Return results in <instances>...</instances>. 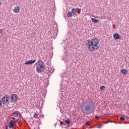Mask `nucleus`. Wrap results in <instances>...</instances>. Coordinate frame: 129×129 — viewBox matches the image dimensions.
Segmentation results:
<instances>
[{"instance_id": "25", "label": "nucleus", "mask_w": 129, "mask_h": 129, "mask_svg": "<svg viewBox=\"0 0 129 129\" xmlns=\"http://www.w3.org/2000/svg\"><path fill=\"white\" fill-rule=\"evenodd\" d=\"M95 118H96L97 119H98V118H99V117L98 116H96Z\"/></svg>"}, {"instance_id": "22", "label": "nucleus", "mask_w": 129, "mask_h": 129, "mask_svg": "<svg viewBox=\"0 0 129 129\" xmlns=\"http://www.w3.org/2000/svg\"><path fill=\"white\" fill-rule=\"evenodd\" d=\"M62 124H65L62 121H60V125H62Z\"/></svg>"}, {"instance_id": "12", "label": "nucleus", "mask_w": 129, "mask_h": 129, "mask_svg": "<svg viewBox=\"0 0 129 129\" xmlns=\"http://www.w3.org/2000/svg\"><path fill=\"white\" fill-rule=\"evenodd\" d=\"M67 17L68 18H72V13L71 12H69L68 14H67Z\"/></svg>"}, {"instance_id": "1", "label": "nucleus", "mask_w": 129, "mask_h": 129, "mask_svg": "<svg viewBox=\"0 0 129 129\" xmlns=\"http://www.w3.org/2000/svg\"><path fill=\"white\" fill-rule=\"evenodd\" d=\"M95 102L90 99L85 100L81 105V110L84 114L89 115L94 112L95 109Z\"/></svg>"}, {"instance_id": "17", "label": "nucleus", "mask_w": 129, "mask_h": 129, "mask_svg": "<svg viewBox=\"0 0 129 129\" xmlns=\"http://www.w3.org/2000/svg\"><path fill=\"white\" fill-rule=\"evenodd\" d=\"M100 89H101V90H104V89H105V86H101L100 87Z\"/></svg>"}, {"instance_id": "16", "label": "nucleus", "mask_w": 129, "mask_h": 129, "mask_svg": "<svg viewBox=\"0 0 129 129\" xmlns=\"http://www.w3.org/2000/svg\"><path fill=\"white\" fill-rule=\"evenodd\" d=\"M38 114L37 113H34L33 114V117H35V118H38Z\"/></svg>"}, {"instance_id": "15", "label": "nucleus", "mask_w": 129, "mask_h": 129, "mask_svg": "<svg viewBox=\"0 0 129 129\" xmlns=\"http://www.w3.org/2000/svg\"><path fill=\"white\" fill-rule=\"evenodd\" d=\"M96 127H97V128H101V127H102V124H97L96 125Z\"/></svg>"}, {"instance_id": "27", "label": "nucleus", "mask_w": 129, "mask_h": 129, "mask_svg": "<svg viewBox=\"0 0 129 129\" xmlns=\"http://www.w3.org/2000/svg\"><path fill=\"white\" fill-rule=\"evenodd\" d=\"M109 122H112V121H109Z\"/></svg>"}, {"instance_id": "23", "label": "nucleus", "mask_w": 129, "mask_h": 129, "mask_svg": "<svg viewBox=\"0 0 129 129\" xmlns=\"http://www.w3.org/2000/svg\"><path fill=\"white\" fill-rule=\"evenodd\" d=\"M13 121H14V124H15V123H17V122L18 121V120H13Z\"/></svg>"}, {"instance_id": "28", "label": "nucleus", "mask_w": 129, "mask_h": 129, "mask_svg": "<svg viewBox=\"0 0 129 129\" xmlns=\"http://www.w3.org/2000/svg\"><path fill=\"white\" fill-rule=\"evenodd\" d=\"M2 5V4H1V2H0V5Z\"/></svg>"}, {"instance_id": "21", "label": "nucleus", "mask_w": 129, "mask_h": 129, "mask_svg": "<svg viewBox=\"0 0 129 129\" xmlns=\"http://www.w3.org/2000/svg\"><path fill=\"white\" fill-rule=\"evenodd\" d=\"M89 121H87V122H86V125H89Z\"/></svg>"}, {"instance_id": "26", "label": "nucleus", "mask_w": 129, "mask_h": 129, "mask_svg": "<svg viewBox=\"0 0 129 129\" xmlns=\"http://www.w3.org/2000/svg\"><path fill=\"white\" fill-rule=\"evenodd\" d=\"M3 33V29H0V34H2Z\"/></svg>"}, {"instance_id": "9", "label": "nucleus", "mask_w": 129, "mask_h": 129, "mask_svg": "<svg viewBox=\"0 0 129 129\" xmlns=\"http://www.w3.org/2000/svg\"><path fill=\"white\" fill-rule=\"evenodd\" d=\"M13 12L16 13H20V7L18 6L15 7L13 10Z\"/></svg>"}, {"instance_id": "10", "label": "nucleus", "mask_w": 129, "mask_h": 129, "mask_svg": "<svg viewBox=\"0 0 129 129\" xmlns=\"http://www.w3.org/2000/svg\"><path fill=\"white\" fill-rule=\"evenodd\" d=\"M120 72L123 75H126V74H127V71L125 69H121Z\"/></svg>"}, {"instance_id": "20", "label": "nucleus", "mask_w": 129, "mask_h": 129, "mask_svg": "<svg viewBox=\"0 0 129 129\" xmlns=\"http://www.w3.org/2000/svg\"><path fill=\"white\" fill-rule=\"evenodd\" d=\"M125 118L123 116L120 117V120H122V121H124Z\"/></svg>"}, {"instance_id": "3", "label": "nucleus", "mask_w": 129, "mask_h": 129, "mask_svg": "<svg viewBox=\"0 0 129 129\" xmlns=\"http://www.w3.org/2000/svg\"><path fill=\"white\" fill-rule=\"evenodd\" d=\"M35 65L36 67V72L37 73L44 72L45 70V63L42 60H38Z\"/></svg>"}, {"instance_id": "4", "label": "nucleus", "mask_w": 129, "mask_h": 129, "mask_svg": "<svg viewBox=\"0 0 129 129\" xmlns=\"http://www.w3.org/2000/svg\"><path fill=\"white\" fill-rule=\"evenodd\" d=\"M11 102L15 103V102H17L18 101V95L16 94H13L11 96Z\"/></svg>"}, {"instance_id": "13", "label": "nucleus", "mask_w": 129, "mask_h": 129, "mask_svg": "<svg viewBox=\"0 0 129 129\" xmlns=\"http://www.w3.org/2000/svg\"><path fill=\"white\" fill-rule=\"evenodd\" d=\"M72 13L73 15H76V9L74 8L72 10Z\"/></svg>"}, {"instance_id": "7", "label": "nucleus", "mask_w": 129, "mask_h": 129, "mask_svg": "<svg viewBox=\"0 0 129 129\" xmlns=\"http://www.w3.org/2000/svg\"><path fill=\"white\" fill-rule=\"evenodd\" d=\"M113 38L115 40H118L119 39H121V37L118 33H115L113 34Z\"/></svg>"}, {"instance_id": "6", "label": "nucleus", "mask_w": 129, "mask_h": 129, "mask_svg": "<svg viewBox=\"0 0 129 129\" xmlns=\"http://www.w3.org/2000/svg\"><path fill=\"white\" fill-rule=\"evenodd\" d=\"M36 62V59H31L29 60H26L24 64L25 65H32V64H34Z\"/></svg>"}, {"instance_id": "2", "label": "nucleus", "mask_w": 129, "mask_h": 129, "mask_svg": "<svg viewBox=\"0 0 129 129\" xmlns=\"http://www.w3.org/2000/svg\"><path fill=\"white\" fill-rule=\"evenodd\" d=\"M99 43V41L98 39L94 38L91 40H87L86 45L87 46L88 50L90 52H93V51H97L99 49V46H98Z\"/></svg>"}, {"instance_id": "18", "label": "nucleus", "mask_w": 129, "mask_h": 129, "mask_svg": "<svg viewBox=\"0 0 129 129\" xmlns=\"http://www.w3.org/2000/svg\"><path fill=\"white\" fill-rule=\"evenodd\" d=\"M64 122L67 124H69V123H70V120H69V119H68L66 120Z\"/></svg>"}, {"instance_id": "8", "label": "nucleus", "mask_w": 129, "mask_h": 129, "mask_svg": "<svg viewBox=\"0 0 129 129\" xmlns=\"http://www.w3.org/2000/svg\"><path fill=\"white\" fill-rule=\"evenodd\" d=\"M14 126H15L14 120H11L9 122V127H10V128H14Z\"/></svg>"}, {"instance_id": "19", "label": "nucleus", "mask_w": 129, "mask_h": 129, "mask_svg": "<svg viewBox=\"0 0 129 129\" xmlns=\"http://www.w3.org/2000/svg\"><path fill=\"white\" fill-rule=\"evenodd\" d=\"M76 11H77L78 14H80V13H81V9L78 8L76 9Z\"/></svg>"}, {"instance_id": "11", "label": "nucleus", "mask_w": 129, "mask_h": 129, "mask_svg": "<svg viewBox=\"0 0 129 129\" xmlns=\"http://www.w3.org/2000/svg\"><path fill=\"white\" fill-rule=\"evenodd\" d=\"M91 21L93 23H98V22H99V20H97L95 18H92Z\"/></svg>"}, {"instance_id": "5", "label": "nucleus", "mask_w": 129, "mask_h": 129, "mask_svg": "<svg viewBox=\"0 0 129 129\" xmlns=\"http://www.w3.org/2000/svg\"><path fill=\"white\" fill-rule=\"evenodd\" d=\"M3 104H6L10 100V96L5 95L2 99Z\"/></svg>"}, {"instance_id": "14", "label": "nucleus", "mask_w": 129, "mask_h": 129, "mask_svg": "<svg viewBox=\"0 0 129 129\" xmlns=\"http://www.w3.org/2000/svg\"><path fill=\"white\" fill-rule=\"evenodd\" d=\"M13 114L14 117H18L19 116V114L16 112H14Z\"/></svg>"}, {"instance_id": "24", "label": "nucleus", "mask_w": 129, "mask_h": 129, "mask_svg": "<svg viewBox=\"0 0 129 129\" xmlns=\"http://www.w3.org/2000/svg\"><path fill=\"white\" fill-rule=\"evenodd\" d=\"M2 101L0 100V108H1V107H2Z\"/></svg>"}]
</instances>
